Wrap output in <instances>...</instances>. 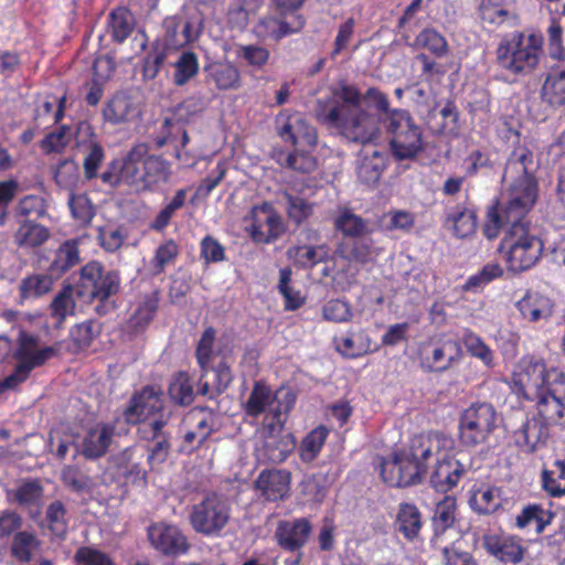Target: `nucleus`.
Masks as SVG:
<instances>
[{"label":"nucleus","mask_w":565,"mask_h":565,"mask_svg":"<svg viewBox=\"0 0 565 565\" xmlns=\"http://www.w3.org/2000/svg\"><path fill=\"white\" fill-rule=\"evenodd\" d=\"M454 439L441 431L422 433L388 457L376 456L375 467L385 484L406 488L423 481L434 459L430 486L437 492L447 493L458 486L470 468L461 454H454Z\"/></svg>","instance_id":"obj_1"},{"label":"nucleus","mask_w":565,"mask_h":565,"mask_svg":"<svg viewBox=\"0 0 565 565\" xmlns=\"http://www.w3.org/2000/svg\"><path fill=\"white\" fill-rule=\"evenodd\" d=\"M363 97L354 85H341L332 98L318 100V121L335 128L350 141L363 145L376 141L380 138V128L372 114L362 109Z\"/></svg>","instance_id":"obj_2"},{"label":"nucleus","mask_w":565,"mask_h":565,"mask_svg":"<svg viewBox=\"0 0 565 565\" xmlns=\"http://www.w3.org/2000/svg\"><path fill=\"white\" fill-rule=\"evenodd\" d=\"M172 175L171 164L157 154H148L143 145L132 147L122 158L111 159L100 175L105 185L134 186L138 192H157Z\"/></svg>","instance_id":"obj_3"},{"label":"nucleus","mask_w":565,"mask_h":565,"mask_svg":"<svg viewBox=\"0 0 565 565\" xmlns=\"http://www.w3.org/2000/svg\"><path fill=\"white\" fill-rule=\"evenodd\" d=\"M276 130L279 138L292 147L291 151L276 149L273 159L281 167L298 173H311L318 167L313 152L318 145V131L298 111L281 110L276 116Z\"/></svg>","instance_id":"obj_4"},{"label":"nucleus","mask_w":565,"mask_h":565,"mask_svg":"<svg viewBox=\"0 0 565 565\" xmlns=\"http://www.w3.org/2000/svg\"><path fill=\"white\" fill-rule=\"evenodd\" d=\"M508 182L503 203L497 200L488 207L482 226L483 236L493 241L505 224L527 223V214L539 198V180L503 179Z\"/></svg>","instance_id":"obj_5"},{"label":"nucleus","mask_w":565,"mask_h":565,"mask_svg":"<svg viewBox=\"0 0 565 565\" xmlns=\"http://www.w3.org/2000/svg\"><path fill=\"white\" fill-rule=\"evenodd\" d=\"M543 43V35L536 32L504 34L495 49V65L513 79L525 77L537 68Z\"/></svg>","instance_id":"obj_6"},{"label":"nucleus","mask_w":565,"mask_h":565,"mask_svg":"<svg viewBox=\"0 0 565 565\" xmlns=\"http://www.w3.org/2000/svg\"><path fill=\"white\" fill-rule=\"evenodd\" d=\"M507 225L498 252L509 273L522 274L539 264L544 253V242L534 233L531 222Z\"/></svg>","instance_id":"obj_7"},{"label":"nucleus","mask_w":565,"mask_h":565,"mask_svg":"<svg viewBox=\"0 0 565 565\" xmlns=\"http://www.w3.org/2000/svg\"><path fill=\"white\" fill-rule=\"evenodd\" d=\"M382 127L395 161L415 160L424 151L423 129L408 110L393 108Z\"/></svg>","instance_id":"obj_8"},{"label":"nucleus","mask_w":565,"mask_h":565,"mask_svg":"<svg viewBox=\"0 0 565 565\" xmlns=\"http://www.w3.org/2000/svg\"><path fill=\"white\" fill-rule=\"evenodd\" d=\"M232 515V504L224 494L211 491L191 507L189 522L195 533L206 537L222 536Z\"/></svg>","instance_id":"obj_9"},{"label":"nucleus","mask_w":565,"mask_h":565,"mask_svg":"<svg viewBox=\"0 0 565 565\" xmlns=\"http://www.w3.org/2000/svg\"><path fill=\"white\" fill-rule=\"evenodd\" d=\"M499 418V413L491 403H472L458 419L460 444L471 448L486 444L498 428Z\"/></svg>","instance_id":"obj_10"},{"label":"nucleus","mask_w":565,"mask_h":565,"mask_svg":"<svg viewBox=\"0 0 565 565\" xmlns=\"http://www.w3.org/2000/svg\"><path fill=\"white\" fill-rule=\"evenodd\" d=\"M122 418L130 426L151 427L154 422L169 423L172 412L162 398V392L147 385L131 395Z\"/></svg>","instance_id":"obj_11"},{"label":"nucleus","mask_w":565,"mask_h":565,"mask_svg":"<svg viewBox=\"0 0 565 565\" xmlns=\"http://www.w3.org/2000/svg\"><path fill=\"white\" fill-rule=\"evenodd\" d=\"M119 287V275L114 270H107L99 262L93 260L82 267L76 291L81 298L104 301L116 295Z\"/></svg>","instance_id":"obj_12"},{"label":"nucleus","mask_w":565,"mask_h":565,"mask_svg":"<svg viewBox=\"0 0 565 565\" xmlns=\"http://www.w3.org/2000/svg\"><path fill=\"white\" fill-rule=\"evenodd\" d=\"M252 239L258 244H268L284 233L281 216L268 202L256 205L250 211V224L247 227Z\"/></svg>","instance_id":"obj_13"},{"label":"nucleus","mask_w":565,"mask_h":565,"mask_svg":"<svg viewBox=\"0 0 565 565\" xmlns=\"http://www.w3.org/2000/svg\"><path fill=\"white\" fill-rule=\"evenodd\" d=\"M550 366L544 358L525 354L523 355L511 376L512 391L519 399L531 401L532 395L527 392V386L537 382H543L547 375Z\"/></svg>","instance_id":"obj_14"},{"label":"nucleus","mask_w":565,"mask_h":565,"mask_svg":"<svg viewBox=\"0 0 565 565\" xmlns=\"http://www.w3.org/2000/svg\"><path fill=\"white\" fill-rule=\"evenodd\" d=\"M169 423L154 422L151 427H138L137 436L145 443L147 462L151 469L167 461L172 447V435L167 430Z\"/></svg>","instance_id":"obj_15"},{"label":"nucleus","mask_w":565,"mask_h":565,"mask_svg":"<svg viewBox=\"0 0 565 565\" xmlns=\"http://www.w3.org/2000/svg\"><path fill=\"white\" fill-rule=\"evenodd\" d=\"M147 535L151 546L166 556L175 557L190 550L188 537L177 525L158 522L148 527Z\"/></svg>","instance_id":"obj_16"},{"label":"nucleus","mask_w":565,"mask_h":565,"mask_svg":"<svg viewBox=\"0 0 565 565\" xmlns=\"http://www.w3.org/2000/svg\"><path fill=\"white\" fill-rule=\"evenodd\" d=\"M484 551L501 563L519 564L523 561L526 547L516 535L503 532H489L482 535Z\"/></svg>","instance_id":"obj_17"},{"label":"nucleus","mask_w":565,"mask_h":565,"mask_svg":"<svg viewBox=\"0 0 565 565\" xmlns=\"http://www.w3.org/2000/svg\"><path fill=\"white\" fill-rule=\"evenodd\" d=\"M312 523L308 518L280 520L275 530V540L286 552H297L305 547L312 533Z\"/></svg>","instance_id":"obj_18"},{"label":"nucleus","mask_w":565,"mask_h":565,"mask_svg":"<svg viewBox=\"0 0 565 565\" xmlns=\"http://www.w3.org/2000/svg\"><path fill=\"white\" fill-rule=\"evenodd\" d=\"M291 473L285 469H265L254 481L255 489L266 501L277 502L289 497Z\"/></svg>","instance_id":"obj_19"},{"label":"nucleus","mask_w":565,"mask_h":565,"mask_svg":"<svg viewBox=\"0 0 565 565\" xmlns=\"http://www.w3.org/2000/svg\"><path fill=\"white\" fill-rule=\"evenodd\" d=\"M463 352L460 342L446 340L423 350L422 363L430 372L443 373L462 359Z\"/></svg>","instance_id":"obj_20"},{"label":"nucleus","mask_w":565,"mask_h":565,"mask_svg":"<svg viewBox=\"0 0 565 565\" xmlns=\"http://www.w3.org/2000/svg\"><path fill=\"white\" fill-rule=\"evenodd\" d=\"M115 425L99 422L89 427L82 439L81 454L89 460L104 457L115 436Z\"/></svg>","instance_id":"obj_21"},{"label":"nucleus","mask_w":565,"mask_h":565,"mask_svg":"<svg viewBox=\"0 0 565 565\" xmlns=\"http://www.w3.org/2000/svg\"><path fill=\"white\" fill-rule=\"evenodd\" d=\"M540 163L534 159V152L526 145L518 143L507 158L502 179L537 180L536 172Z\"/></svg>","instance_id":"obj_22"},{"label":"nucleus","mask_w":565,"mask_h":565,"mask_svg":"<svg viewBox=\"0 0 565 565\" xmlns=\"http://www.w3.org/2000/svg\"><path fill=\"white\" fill-rule=\"evenodd\" d=\"M503 490L490 483H475L469 490L468 504L478 515H491L503 509Z\"/></svg>","instance_id":"obj_23"},{"label":"nucleus","mask_w":565,"mask_h":565,"mask_svg":"<svg viewBox=\"0 0 565 565\" xmlns=\"http://www.w3.org/2000/svg\"><path fill=\"white\" fill-rule=\"evenodd\" d=\"M39 337L26 331H20L18 337V348L14 351L17 361L32 369L44 365L50 359L57 355V349L54 347H44L38 349Z\"/></svg>","instance_id":"obj_24"},{"label":"nucleus","mask_w":565,"mask_h":565,"mask_svg":"<svg viewBox=\"0 0 565 565\" xmlns=\"http://www.w3.org/2000/svg\"><path fill=\"white\" fill-rule=\"evenodd\" d=\"M334 350L345 359H358L373 352L372 340L363 328L349 329L332 338Z\"/></svg>","instance_id":"obj_25"},{"label":"nucleus","mask_w":565,"mask_h":565,"mask_svg":"<svg viewBox=\"0 0 565 565\" xmlns=\"http://www.w3.org/2000/svg\"><path fill=\"white\" fill-rule=\"evenodd\" d=\"M335 254L349 263L366 265L376 260L381 248L375 246V242L370 235H364L351 241H342L338 244Z\"/></svg>","instance_id":"obj_26"},{"label":"nucleus","mask_w":565,"mask_h":565,"mask_svg":"<svg viewBox=\"0 0 565 565\" xmlns=\"http://www.w3.org/2000/svg\"><path fill=\"white\" fill-rule=\"evenodd\" d=\"M534 402V416L547 425L565 428V399L535 388L532 399Z\"/></svg>","instance_id":"obj_27"},{"label":"nucleus","mask_w":565,"mask_h":565,"mask_svg":"<svg viewBox=\"0 0 565 565\" xmlns=\"http://www.w3.org/2000/svg\"><path fill=\"white\" fill-rule=\"evenodd\" d=\"M550 425L533 415L514 431L515 443L525 451L534 452L546 445L550 438Z\"/></svg>","instance_id":"obj_28"},{"label":"nucleus","mask_w":565,"mask_h":565,"mask_svg":"<svg viewBox=\"0 0 565 565\" xmlns=\"http://www.w3.org/2000/svg\"><path fill=\"white\" fill-rule=\"evenodd\" d=\"M478 15L483 24L492 29L501 26L516 28L520 25L519 14L507 9L503 0H480Z\"/></svg>","instance_id":"obj_29"},{"label":"nucleus","mask_w":565,"mask_h":565,"mask_svg":"<svg viewBox=\"0 0 565 565\" xmlns=\"http://www.w3.org/2000/svg\"><path fill=\"white\" fill-rule=\"evenodd\" d=\"M278 394L279 391L274 393L265 381H255L247 399L242 405L244 415L258 419L269 407L276 405Z\"/></svg>","instance_id":"obj_30"},{"label":"nucleus","mask_w":565,"mask_h":565,"mask_svg":"<svg viewBox=\"0 0 565 565\" xmlns=\"http://www.w3.org/2000/svg\"><path fill=\"white\" fill-rule=\"evenodd\" d=\"M424 526L423 514L418 507L412 502H401L397 507L394 520L395 530L408 541L414 542L418 539Z\"/></svg>","instance_id":"obj_31"},{"label":"nucleus","mask_w":565,"mask_h":565,"mask_svg":"<svg viewBox=\"0 0 565 565\" xmlns=\"http://www.w3.org/2000/svg\"><path fill=\"white\" fill-rule=\"evenodd\" d=\"M159 290H152L149 294L142 295L139 298L132 315L127 320L128 330L134 334L143 332L153 320L159 308Z\"/></svg>","instance_id":"obj_32"},{"label":"nucleus","mask_w":565,"mask_h":565,"mask_svg":"<svg viewBox=\"0 0 565 565\" xmlns=\"http://www.w3.org/2000/svg\"><path fill=\"white\" fill-rule=\"evenodd\" d=\"M297 396L292 391H287L277 404L263 414L262 436L278 435L285 427L286 417L295 407Z\"/></svg>","instance_id":"obj_33"},{"label":"nucleus","mask_w":565,"mask_h":565,"mask_svg":"<svg viewBox=\"0 0 565 565\" xmlns=\"http://www.w3.org/2000/svg\"><path fill=\"white\" fill-rule=\"evenodd\" d=\"M135 28L136 18L129 8L118 6L108 13L106 31L114 43L122 44L132 34Z\"/></svg>","instance_id":"obj_34"},{"label":"nucleus","mask_w":565,"mask_h":565,"mask_svg":"<svg viewBox=\"0 0 565 565\" xmlns=\"http://www.w3.org/2000/svg\"><path fill=\"white\" fill-rule=\"evenodd\" d=\"M259 449L263 460L269 463H281L295 450L297 441L292 434H278L263 437Z\"/></svg>","instance_id":"obj_35"},{"label":"nucleus","mask_w":565,"mask_h":565,"mask_svg":"<svg viewBox=\"0 0 565 565\" xmlns=\"http://www.w3.org/2000/svg\"><path fill=\"white\" fill-rule=\"evenodd\" d=\"M305 20L301 17L297 19V25L290 26L286 21L267 15L262 18L253 28L254 35L262 41H280L285 36L296 33L302 29Z\"/></svg>","instance_id":"obj_36"},{"label":"nucleus","mask_w":565,"mask_h":565,"mask_svg":"<svg viewBox=\"0 0 565 565\" xmlns=\"http://www.w3.org/2000/svg\"><path fill=\"white\" fill-rule=\"evenodd\" d=\"M333 227L337 232L341 233L344 238H348V241L372 234L367 220L355 214L353 210L348 206L338 209L333 217Z\"/></svg>","instance_id":"obj_37"},{"label":"nucleus","mask_w":565,"mask_h":565,"mask_svg":"<svg viewBox=\"0 0 565 565\" xmlns=\"http://www.w3.org/2000/svg\"><path fill=\"white\" fill-rule=\"evenodd\" d=\"M137 109L132 98L125 92H116L103 108V118L111 125H121L136 116Z\"/></svg>","instance_id":"obj_38"},{"label":"nucleus","mask_w":565,"mask_h":565,"mask_svg":"<svg viewBox=\"0 0 565 565\" xmlns=\"http://www.w3.org/2000/svg\"><path fill=\"white\" fill-rule=\"evenodd\" d=\"M553 301L536 291L526 294L516 302V308L522 317L530 322L548 319L553 313Z\"/></svg>","instance_id":"obj_39"},{"label":"nucleus","mask_w":565,"mask_h":565,"mask_svg":"<svg viewBox=\"0 0 565 565\" xmlns=\"http://www.w3.org/2000/svg\"><path fill=\"white\" fill-rule=\"evenodd\" d=\"M207 81L214 83L220 90L237 89L241 86L238 68L228 62H214L204 66Z\"/></svg>","instance_id":"obj_40"},{"label":"nucleus","mask_w":565,"mask_h":565,"mask_svg":"<svg viewBox=\"0 0 565 565\" xmlns=\"http://www.w3.org/2000/svg\"><path fill=\"white\" fill-rule=\"evenodd\" d=\"M143 456V452L136 447H129L122 451L118 469L127 482L147 484L148 471L142 466Z\"/></svg>","instance_id":"obj_41"},{"label":"nucleus","mask_w":565,"mask_h":565,"mask_svg":"<svg viewBox=\"0 0 565 565\" xmlns=\"http://www.w3.org/2000/svg\"><path fill=\"white\" fill-rule=\"evenodd\" d=\"M540 95L542 102L553 109L565 106V68L551 70L542 84Z\"/></svg>","instance_id":"obj_42"},{"label":"nucleus","mask_w":565,"mask_h":565,"mask_svg":"<svg viewBox=\"0 0 565 565\" xmlns=\"http://www.w3.org/2000/svg\"><path fill=\"white\" fill-rule=\"evenodd\" d=\"M76 302L74 299V289L71 285L63 287L49 306V315L55 329H61L67 319L75 313Z\"/></svg>","instance_id":"obj_43"},{"label":"nucleus","mask_w":565,"mask_h":565,"mask_svg":"<svg viewBox=\"0 0 565 565\" xmlns=\"http://www.w3.org/2000/svg\"><path fill=\"white\" fill-rule=\"evenodd\" d=\"M79 263V249L77 239L65 241L55 252L54 259L49 266V271L55 278H60L72 267Z\"/></svg>","instance_id":"obj_44"},{"label":"nucleus","mask_w":565,"mask_h":565,"mask_svg":"<svg viewBox=\"0 0 565 565\" xmlns=\"http://www.w3.org/2000/svg\"><path fill=\"white\" fill-rule=\"evenodd\" d=\"M79 263V249L77 239L65 241L55 252L54 259L49 266V271L55 278H60L72 267Z\"/></svg>","instance_id":"obj_45"},{"label":"nucleus","mask_w":565,"mask_h":565,"mask_svg":"<svg viewBox=\"0 0 565 565\" xmlns=\"http://www.w3.org/2000/svg\"><path fill=\"white\" fill-rule=\"evenodd\" d=\"M386 168V154L374 150L371 156L362 159L358 167V179L367 186H374L380 181Z\"/></svg>","instance_id":"obj_46"},{"label":"nucleus","mask_w":565,"mask_h":565,"mask_svg":"<svg viewBox=\"0 0 565 565\" xmlns=\"http://www.w3.org/2000/svg\"><path fill=\"white\" fill-rule=\"evenodd\" d=\"M445 225L451 226L454 234L465 238L475 234L477 228V214L465 206H456L455 211L447 214Z\"/></svg>","instance_id":"obj_47"},{"label":"nucleus","mask_w":565,"mask_h":565,"mask_svg":"<svg viewBox=\"0 0 565 565\" xmlns=\"http://www.w3.org/2000/svg\"><path fill=\"white\" fill-rule=\"evenodd\" d=\"M542 489L552 498L565 497V460H555L541 472Z\"/></svg>","instance_id":"obj_48"},{"label":"nucleus","mask_w":565,"mask_h":565,"mask_svg":"<svg viewBox=\"0 0 565 565\" xmlns=\"http://www.w3.org/2000/svg\"><path fill=\"white\" fill-rule=\"evenodd\" d=\"M83 171L86 180L90 181L99 178V169L105 161L106 152L103 145L95 138H90L84 145Z\"/></svg>","instance_id":"obj_49"},{"label":"nucleus","mask_w":565,"mask_h":565,"mask_svg":"<svg viewBox=\"0 0 565 565\" xmlns=\"http://www.w3.org/2000/svg\"><path fill=\"white\" fill-rule=\"evenodd\" d=\"M555 518V513L545 510L539 503H532L525 505L521 512L516 515L515 525L519 529H524L530 525L532 522L535 523L536 533H542L547 525H550Z\"/></svg>","instance_id":"obj_50"},{"label":"nucleus","mask_w":565,"mask_h":565,"mask_svg":"<svg viewBox=\"0 0 565 565\" xmlns=\"http://www.w3.org/2000/svg\"><path fill=\"white\" fill-rule=\"evenodd\" d=\"M457 500L455 497L446 495L440 500L434 511L433 529L435 536L443 535L451 529L456 521Z\"/></svg>","instance_id":"obj_51"},{"label":"nucleus","mask_w":565,"mask_h":565,"mask_svg":"<svg viewBox=\"0 0 565 565\" xmlns=\"http://www.w3.org/2000/svg\"><path fill=\"white\" fill-rule=\"evenodd\" d=\"M54 276L47 274H32L24 277L19 286L21 299L40 298L49 294L54 284Z\"/></svg>","instance_id":"obj_52"},{"label":"nucleus","mask_w":565,"mask_h":565,"mask_svg":"<svg viewBox=\"0 0 565 565\" xmlns=\"http://www.w3.org/2000/svg\"><path fill=\"white\" fill-rule=\"evenodd\" d=\"M100 333V323L89 319L73 326L70 330V340L74 352L89 348L94 339Z\"/></svg>","instance_id":"obj_53"},{"label":"nucleus","mask_w":565,"mask_h":565,"mask_svg":"<svg viewBox=\"0 0 565 565\" xmlns=\"http://www.w3.org/2000/svg\"><path fill=\"white\" fill-rule=\"evenodd\" d=\"M41 541L36 535L29 531H18L13 535L11 543V555L21 563H29L33 557V552L39 550Z\"/></svg>","instance_id":"obj_54"},{"label":"nucleus","mask_w":565,"mask_h":565,"mask_svg":"<svg viewBox=\"0 0 565 565\" xmlns=\"http://www.w3.org/2000/svg\"><path fill=\"white\" fill-rule=\"evenodd\" d=\"M260 7L259 0H236L227 12V21L232 29L243 31Z\"/></svg>","instance_id":"obj_55"},{"label":"nucleus","mask_w":565,"mask_h":565,"mask_svg":"<svg viewBox=\"0 0 565 565\" xmlns=\"http://www.w3.org/2000/svg\"><path fill=\"white\" fill-rule=\"evenodd\" d=\"M50 237L47 227L34 221H24L18 228L14 239L19 246L36 247L44 244Z\"/></svg>","instance_id":"obj_56"},{"label":"nucleus","mask_w":565,"mask_h":565,"mask_svg":"<svg viewBox=\"0 0 565 565\" xmlns=\"http://www.w3.org/2000/svg\"><path fill=\"white\" fill-rule=\"evenodd\" d=\"M329 436V429L320 425L309 431L301 440L299 455L302 461L310 462L320 454Z\"/></svg>","instance_id":"obj_57"},{"label":"nucleus","mask_w":565,"mask_h":565,"mask_svg":"<svg viewBox=\"0 0 565 565\" xmlns=\"http://www.w3.org/2000/svg\"><path fill=\"white\" fill-rule=\"evenodd\" d=\"M171 399L181 406H188L194 401L193 384L190 375L184 371L177 372L168 388Z\"/></svg>","instance_id":"obj_58"},{"label":"nucleus","mask_w":565,"mask_h":565,"mask_svg":"<svg viewBox=\"0 0 565 565\" xmlns=\"http://www.w3.org/2000/svg\"><path fill=\"white\" fill-rule=\"evenodd\" d=\"M180 253L179 245L173 238L166 239L154 250L150 259L152 274L158 276L166 271L168 266L174 265Z\"/></svg>","instance_id":"obj_59"},{"label":"nucleus","mask_w":565,"mask_h":565,"mask_svg":"<svg viewBox=\"0 0 565 565\" xmlns=\"http://www.w3.org/2000/svg\"><path fill=\"white\" fill-rule=\"evenodd\" d=\"M186 194L188 189L177 190L171 201L159 211L150 223V228L156 232L164 231L170 225L177 211L181 210L185 205Z\"/></svg>","instance_id":"obj_60"},{"label":"nucleus","mask_w":565,"mask_h":565,"mask_svg":"<svg viewBox=\"0 0 565 565\" xmlns=\"http://www.w3.org/2000/svg\"><path fill=\"white\" fill-rule=\"evenodd\" d=\"M173 83L184 86L199 74L200 64L198 55L192 51H184L174 63Z\"/></svg>","instance_id":"obj_61"},{"label":"nucleus","mask_w":565,"mask_h":565,"mask_svg":"<svg viewBox=\"0 0 565 565\" xmlns=\"http://www.w3.org/2000/svg\"><path fill=\"white\" fill-rule=\"evenodd\" d=\"M461 339L471 356L480 360L487 367L494 366V353L480 335L470 329H466Z\"/></svg>","instance_id":"obj_62"},{"label":"nucleus","mask_w":565,"mask_h":565,"mask_svg":"<svg viewBox=\"0 0 565 565\" xmlns=\"http://www.w3.org/2000/svg\"><path fill=\"white\" fill-rule=\"evenodd\" d=\"M66 513V508L60 500L51 502L45 512V519L51 534L61 540L66 537L68 531Z\"/></svg>","instance_id":"obj_63"},{"label":"nucleus","mask_w":565,"mask_h":565,"mask_svg":"<svg viewBox=\"0 0 565 565\" xmlns=\"http://www.w3.org/2000/svg\"><path fill=\"white\" fill-rule=\"evenodd\" d=\"M289 254H292L296 264L302 268H313L316 265L326 262L329 256L326 244L297 246Z\"/></svg>","instance_id":"obj_64"}]
</instances>
